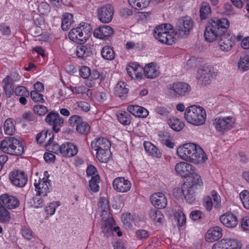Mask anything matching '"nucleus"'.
<instances>
[{"label": "nucleus", "instance_id": "1", "mask_svg": "<svg viewBox=\"0 0 249 249\" xmlns=\"http://www.w3.org/2000/svg\"><path fill=\"white\" fill-rule=\"evenodd\" d=\"M230 21L226 18H214L209 20L204 32L206 40L213 42L219 36L218 46L222 51H230L234 44L235 36L227 32Z\"/></svg>", "mask_w": 249, "mask_h": 249}, {"label": "nucleus", "instance_id": "2", "mask_svg": "<svg viewBox=\"0 0 249 249\" xmlns=\"http://www.w3.org/2000/svg\"><path fill=\"white\" fill-rule=\"evenodd\" d=\"M177 153L182 160L194 163H202L207 159L201 147L193 143H187L179 146Z\"/></svg>", "mask_w": 249, "mask_h": 249}, {"label": "nucleus", "instance_id": "3", "mask_svg": "<svg viewBox=\"0 0 249 249\" xmlns=\"http://www.w3.org/2000/svg\"><path fill=\"white\" fill-rule=\"evenodd\" d=\"M0 222L6 223L10 221L11 216L8 210L18 207L19 205L18 199L15 196L5 193L0 196Z\"/></svg>", "mask_w": 249, "mask_h": 249}, {"label": "nucleus", "instance_id": "4", "mask_svg": "<svg viewBox=\"0 0 249 249\" xmlns=\"http://www.w3.org/2000/svg\"><path fill=\"white\" fill-rule=\"evenodd\" d=\"M155 38L162 43L168 45L174 44L176 40V35L170 24H164L157 26L154 30Z\"/></svg>", "mask_w": 249, "mask_h": 249}, {"label": "nucleus", "instance_id": "5", "mask_svg": "<svg viewBox=\"0 0 249 249\" xmlns=\"http://www.w3.org/2000/svg\"><path fill=\"white\" fill-rule=\"evenodd\" d=\"M206 117L205 109L200 106H190L186 108L184 113V118L186 121L196 125L204 124L206 121Z\"/></svg>", "mask_w": 249, "mask_h": 249}, {"label": "nucleus", "instance_id": "6", "mask_svg": "<svg viewBox=\"0 0 249 249\" xmlns=\"http://www.w3.org/2000/svg\"><path fill=\"white\" fill-rule=\"evenodd\" d=\"M91 145L92 149L96 151L98 160L101 162H107L110 156L109 141L103 137L98 138L91 142Z\"/></svg>", "mask_w": 249, "mask_h": 249}, {"label": "nucleus", "instance_id": "7", "mask_svg": "<svg viewBox=\"0 0 249 249\" xmlns=\"http://www.w3.org/2000/svg\"><path fill=\"white\" fill-rule=\"evenodd\" d=\"M0 149L4 153L20 156L24 152V146L22 142L15 137H8L1 141Z\"/></svg>", "mask_w": 249, "mask_h": 249}, {"label": "nucleus", "instance_id": "8", "mask_svg": "<svg viewBox=\"0 0 249 249\" xmlns=\"http://www.w3.org/2000/svg\"><path fill=\"white\" fill-rule=\"evenodd\" d=\"M90 26L84 23L83 25L72 29L69 32V37L72 41L82 44L86 42L90 36Z\"/></svg>", "mask_w": 249, "mask_h": 249}, {"label": "nucleus", "instance_id": "9", "mask_svg": "<svg viewBox=\"0 0 249 249\" xmlns=\"http://www.w3.org/2000/svg\"><path fill=\"white\" fill-rule=\"evenodd\" d=\"M169 89L171 95L179 98L188 95L191 91V87L185 82H175L169 85Z\"/></svg>", "mask_w": 249, "mask_h": 249}, {"label": "nucleus", "instance_id": "10", "mask_svg": "<svg viewBox=\"0 0 249 249\" xmlns=\"http://www.w3.org/2000/svg\"><path fill=\"white\" fill-rule=\"evenodd\" d=\"M114 8L109 4L103 5L97 10V17L102 23H109L113 16Z\"/></svg>", "mask_w": 249, "mask_h": 249}, {"label": "nucleus", "instance_id": "11", "mask_svg": "<svg viewBox=\"0 0 249 249\" xmlns=\"http://www.w3.org/2000/svg\"><path fill=\"white\" fill-rule=\"evenodd\" d=\"M64 121V119L54 111H51L46 117V123L52 126L53 130L55 133L60 131V127L63 126Z\"/></svg>", "mask_w": 249, "mask_h": 249}, {"label": "nucleus", "instance_id": "12", "mask_svg": "<svg viewBox=\"0 0 249 249\" xmlns=\"http://www.w3.org/2000/svg\"><path fill=\"white\" fill-rule=\"evenodd\" d=\"M214 76V72L211 68L204 67L198 71L196 78L202 85H206L211 83Z\"/></svg>", "mask_w": 249, "mask_h": 249}, {"label": "nucleus", "instance_id": "13", "mask_svg": "<svg viewBox=\"0 0 249 249\" xmlns=\"http://www.w3.org/2000/svg\"><path fill=\"white\" fill-rule=\"evenodd\" d=\"M10 179L12 183L18 187H23L27 183L28 178L23 171L14 170L10 174Z\"/></svg>", "mask_w": 249, "mask_h": 249}, {"label": "nucleus", "instance_id": "14", "mask_svg": "<svg viewBox=\"0 0 249 249\" xmlns=\"http://www.w3.org/2000/svg\"><path fill=\"white\" fill-rule=\"evenodd\" d=\"M233 124L232 118L230 117L216 118L213 122L216 130L222 132L231 129Z\"/></svg>", "mask_w": 249, "mask_h": 249}, {"label": "nucleus", "instance_id": "15", "mask_svg": "<svg viewBox=\"0 0 249 249\" xmlns=\"http://www.w3.org/2000/svg\"><path fill=\"white\" fill-rule=\"evenodd\" d=\"M194 22L189 17H184L179 18L176 23V28L179 32L184 34H188L193 29Z\"/></svg>", "mask_w": 249, "mask_h": 249}, {"label": "nucleus", "instance_id": "16", "mask_svg": "<svg viewBox=\"0 0 249 249\" xmlns=\"http://www.w3.org/2000/svg\"><path fill=\"white\" fill-rule=\"evenodd\" d=\"M196 189L190 187L186 183H184L182 185L181 189H177V190H174V194L176 193V191L177 193H181L187 202L189 204H192L194 202L196 197H195V191Z\"/></svg>", "mask_w": 249, "mask_h": 249}, {"label": "nucleus", "instance_id": "17", "mask_svg": "<svg viewBox=\"0 0 249 249\" xmlns=\"http://www.w3.org/2000/svg\"><path fill=\"white\" fill-rule=\"evenodd\" d=\"M113 186L117 192L126 193L130 190L131 183L129 180L123 177H118L114 179Z\"/></svg>", "mask_w": 249, "mask_h": 249}, {"label": "nucleus", "instance_id": "18", "mask_svg": "<svg viewBox=\"0 0 249 249\" xmlns=\"http://www.w3.org/2000/svg\"><path fill=\"white\" fill-rule=\"evenodd\" d=\"M114 34L113 29L108 25H103L94 29L93 36L99 39H107Z\"/></svg>", "mask_w": 249, "mask_h": 249}, {"label": "nucleus", "instance_id": "19", "mask_svg": "<svg viewBox=\"0 0 249 249\" xmlns=\"http://www.w3.org/2000/svg\"><path fill=\"white\" fill-rule=\"evenodd\" d=\"M212 249H241V247L234 240L223 239L214 244Z\"/></svg>", "mask_w": 249, "mask_h": 249}, {"label": "nucleus", "instance_id": "20", "mask_svg": "<svg viewBox=\"0 0 249 249\" xmlns=\"http://www.w3.org/2000/svg\"><path fill=\"white\" fill-rule=\"evenodd\" d=\"M49 176L46 178H43L42 179H39L37 182L35 180L34 186L37 195H42L43 196H46L47 193L49 192L50 182L48 181Z\"/></svg>", "mask_w": 249, "mask_h": 249}, {"label": "nucleus", "instance_id": "21", "mask_svg": "<svg viewBox=\"0 0 249 249\" xmlns=\"http://www.w3.org/2000/svg\"><path fill=\"white\" fill-rule=\"evenodd\" d=\"M152 204L158 209H163L167 204V200L165 195L162 193H155L150 196Z\"/></svg>", "mask_w": 249, "mask_h": 249}, {"label": "nucleus", "instance_id": "22", "mask_svg": "<svg viewBox=\"0 0 249 249\" xmlns=\"http://www.w3.org/2000/svg\"><path fill=\"white\" fill-rule=\"evenodd\" d=\"M175 170L178 174L186 177L192 174L195 169L191 164L186 162L182 161L176 164Z\"/></svg>", "mask_w": 249, "mask_h": 249}, {"label": "nucleus", "instance_id": "23", "mask_svg": "<svg viewBox=\"0 0 249 249\" xmlns=\"http://www.w3.org/2000/svg\"><path fill=\"white\" fill-rule=\"evenodd\" d=\"M222 228L219 226L211 228L206 233V240L210 243L218 240L222 236Z\"/></svg>", "mask_w": 249, "mask_h": 249}, {"label": "nucleus", "instance_id": "24", "mask_svg": "<svg viewBox=\"0 0 249 249\" xmlns=\"http://www.w3.org/2000/svg\"><path fill=\"white\" fill-rule=\"evenodd\" d=\"M220 220L224 226L228 228H234L238 224L237 218L231 213H227L221 215Z\"/></svg>", "mask_w": 249, "mask_h": 249}, {"label": "nucleus", "instance_id": "25", "mask_svg": "<svg viewBox=\"0 0 249 249\" xmlns=\"http://www.w3.org/2000/svg\"><path fill=\"white\" fill-rule=\"evenodd\" d=\"M62 155L70 158L75 156L78 153L77 146L71 142H65L62 144Z\"/></svg>", "mask_w": 249, "mask_h": 249}, {"label": "nucleus", "instance_id": "26", "mask_svg": "<svg viewBox=\"0 0 249 249\" xmlns=\"http://www.w3.org/2000/svg\"><path fill=\"white\" fill-rule=\"evenodd\" d=\"M102 231L106 236H110L113 232L112 226L114 224V220L109 214L107 217H103L102 219Z\"/></svg>", "mask_w": 249, "mask_h": 249}, {"label": "nucleus", "instance_id": "27", "mask_svg": "<svg viewBox=\"0 0 249 249\" xmlns=\"http://www.w3.org/2000/svg\"><path fill=\"white\" fill-rule=\"evenodd\" d=\"M126 83L122 81L119 82L114 88L115 95L123 99H125L128 91V89L126 88Z\"/></svg>", "mask_w": 249, "mask_h": 249}, {"label": "nucleus", "instance_id": "28", "mask_svg": "<svg viewBox=\"0 0 249 249\" xmlns=\"http://www.w3.org/2000/svg\"><path fill=\"white\" fill-rule=\"evenodd\" d=\"M145 77L148 78H154L159 74V71L156 69L154 63H149L143 69Z\"/></svg>", "mask_w": 249, "mask_h": 249}, {"label": "nucleus", "instance_id": "29", "mask_svg": "<svg viewBox=\"0 0 249 249\" xmlns=\"http://www.w3.org/2000/svg\"><path fill=\"white\" fill-rule=\"evenodd\" d=\"M92 53V48L90 45L79 46L76 48V54L78 57L84 58L89 56Z\"/></svg>", "mask_w": 249, "mask_h": 249}, {"label": "nucleus", "instance_id": "30", "mask_svg": "<svg viewBox=\"0 0 249 249\" xmlns=\"http://www.w3.org/2000/svg\"><path fill=\"white\" fill-rule=\"evenodd\" d=\"M144 147L145 151L149 153L152 156L156 158H160L161 156V153L160 150L150 142H144Z\"/></svg>", "mask_w": 249, "mask_h": 249}, {"label": "nucleus", "instance_id": "31", "mask_svg": "<svg viewBox=\"0 0 249 249\" xmlns=\"http://www.w3.org/2000/svg\"><path fill=\"white\" fill-rule=\"evenodd\" d=\"M168 124L170 127L174 131H180L184 126L183 122L176 117H172L168 120Z\"/></svg>", "mask_w": 249, "mask_h": 249}, {"label": "nucleus", "instance_id": "32", "mask_svg": "<svg viewBox=\"0 0 249 249\" xmlns=\"http://www.w3.org/2000/svg\"><path fill=\"white\" fill-rule=\"evenodd\" d=\"M211 8L206 2H203L199 10L200 18L201 20L208 18L211 15Z\"/></svg>", "mask_w": 249, "mask_h": 249}, {"label": "nucleus", "instance_id": "33", "mask_svg": "<svg viewBox=\"0 0 249 249\" xmlns=\"http://www.w3.org/2000/svg\"><path fill=\"white\" fill-rule=\"evenodd\" d=\"M73 15L70 13H65L62 15L61 28L63 31L68 30L73 23Z\"/></svg>", "mask_w": 249, "mask_h": 249}, {"label": "nucleus", "instance_id": "34", "mask_svg": "<svg viewBox=\"0 0 249 249\" xmlns=\"http://www.w3.org/2000/svg\"><path fill=\"white\" fill-rule=\"evenodd\" d=\"M49 136H51V137L48 140V144L46 145L47 148L51 149V151L55 154H60L62 155V144L59 145L57 143H53L52 141L53 139V136L52 135L51 133H49Z\"/></svg>", "mask_w": 249, "mask_h": 249}, {"label": "nucleus", "instance_id": "35", "mask_svg": "<svg viewBox=\"0 0 249 249\" xmlns=\"http://www.w3.org/2000/svg\"><path fill=\"white\" fill-rule=\"evenodd\" d=\"M3 88L5 94L10 97L14 92V83L10 81L9 76H7L2 80Z\"/></svg>", "mask_w": 249, "mask_h": 249}, {"label": "nucleus", "instance_id": "36", "mask_svg": "<svg viewBox=\"0 0 249 249\" xmlns=\"http://www.w3.org/2000/svg\"><path fill=\"white\" fill-rule=\"evenodd\" d=\"M191 175H192L191 180L186 184L189 186H190V187L197 189L198 187H200L202 186L203 183L202 179H201V177L200 176L195 173V170L194 171V172L192 173V174Z\"/></svg>", "mask_w": 249, "mask_h": 249}, {"label": "nucleus", "instance_id": "37", "mask_svg": "<svg viewBox=\"0 0 249 249\" xmlns=\"http://www.w3.org/2000/svg\"><path fill=\"white\" fill-rule=\"evenodd\" d=\"M101 55L103 58L108 60H112L115 58V53L112 48L108 45L103 47L101 50Z\"/></svg>", "mask_w": 249, "mask_h": 249}, {"label": "nucleus", "instance_id": "38", "mask_svg": "<svg viewBox=\"0 0 249 249\" xmlns=\"http://www.w3.org/2000/svg\"><path fill=\"white\" fill-rule=\"evenodd\" d=\"M129 4L135 9H141L146 7L150 0H128Z\"/></svg>", "mask_w": 249, "mask_h": 249}, {"label": "nucleus", "instance_id": "39", "mask_svg": "<svg viewBox=\"0 0 249 249\" xmlns=\"http://www.w3.org/2000/svg\"><path fill=\"white\" fill-rule=\"evenodd\" d=\"M238 69L242 71L249 70V54L241 56L238 62Z\"/></svg>", "mask_w": 249, "mask_h": 249}, {"label": "nucleus", "instance_id": "40", "mask_svg": "<svg viewBox=\"0 0 249 249\" xmlns=\"http://www.w3.org/2000/svg\"><path fill=\"white\" fill-rule=\"evenodd\" d=\"M150 217L154 222L161 223L164 219V216L162 213L156 209H151L149 213Z\"/></svg>", "mask_w": 249, "mask_h": 249}, {"label": "nucleus", "instance_id": "41", "mask_svg": "<svg viewBox=\"0 0 249 249\" xmlns=\"http://www.w3.org/2000/svg\"><path fill=\"white\" fill-rule=\"evenodd\" d=\"M3 127L6 134L12 135L14 133L15 130V126L11 119L8 118L6 120Z\"/></svg>", "mask_w": 249, "mask_h": 249}, {"label": "nucleus", "instance_id": "42", "mask_svg": "<svg viewBox=\"0 0 249 249\" xmlns=\"http://www.w3.org/2000/svg\"><path fill=\"white\" fill-rule=\"evenodd\" d=\"M76 129L79 133L84 135H87L89 132L90 126L88 123L83 121L82 120L79 124H77Z\"/></svg>", "mask_w": 249, "mask_h": 249}, {"label": "nucleus", "instance_id": "43", "mask_svg": "<svg viewBox=\"0 0 249 249\" xmlns=\"http://www.w3.org/2000/svg\"><path fill=\"white\" fill-rule=\"evenodd\" d=\"M118 121L123 124L127 125L131 122V117L130 115L126 112L119 113L117 115Z\"/></svg>", "mask_w": 249, "mask_h": 249}, {"label": "nucleus", "instance_id": "44", "mask_svg": "<svg viewBox=\"0 0 249 249\" xmlns=\"http://www.w3.org/2000/svg\"><path fill=\"white\" fill-rule=\"evenodd\" d=\"M100 177L98 175L92 176L89 181V186L90 189L94 192H98L99 190L98 183L100 182Z\"/></svg>", "mask_w": 249, "mask_h": 249}, {"label": "nucleus", "instance_id": "45", "mask_svg": "<svg viewBox=\"0 0 249 249\" xmlns=\"http://www.w3.org/2000/svg\"><path fill=\"white\" fill-rule=\"evenodd\" d=\"M240 199L244 207L249 209V192L244 190L240 194Z\"/></svg>", "mask_w": 249, "mask_h": 249}, {"label": "nucleus", "instance_id": "46", "mask_svg": "<svg viewBox=\"0 0 249 249\" xmlns=\"http://www.w3.org/2000/svg\"><path fill=\"white\" fill-rule=\"evenodd\" d=\"M98 206L103 213H106V214L108 215L109 213H107V211L109 210V206L108 201L106 198L101 197L100 198Z\"/></svg>", "mask_w": 249, "mask_h": 249}, {"label": "nucleus", "instance_id": "47", "mask_svg": "<svg viewBox=\"0 0 249 249\" xmlns=\"http://www.w3.org/2000/svg\"><path fill=\"white\" fill-rule=\"evenodd\" d=\"M223 14L226 16H232L235 14L234 8L229 2L224 3Z\"/></svg>", "mask_w": 249, "mask_h": 249}, {"label": "nucleus", "instance_id": "48", "mask_svg": "<svg viewBox=\"0 0 249 249\" xmlns=\"http://www.w3.org/2000/svg\"><path fill=\"white\" fill-rule=\"evenodd\" d=\"M36 91H32L30 95L32 99L35 102H39L44 103L45 100L43 98V95Z\"/></svg>", "mask_w": 249, "mask_h": 249}, {"label": "nucleus", "instance_id": "49", "mask_svg": "<svg viewBox=\"0 0 249 249\" xmlns=\"http://www.w3.org/2000/svg\"><path fill=\"white\" fill-rule=\"evenodd\" d=\"M21 232L23 237L27 240H31L33 237V233L32 230L25 226L22 227Z\"/></svg>", "mask_w": 249, "mask_h": 249}, {"label": "nucleus", "instance_id": "50", "mask_svg": "<svg viewBox=\"0 0 249 249\" xmlns=\"http://www.w3.org/2000/svg\"><path fill=\"white\" fill-rule=\"evenodd\" d=\"M15 93L16 95L18 96H29V92L23 86H19L17 87L15 90Z\"/></svg>", "mask_w": 249, "mask_h": 249}, {"label": "nucleus", "instance_id": "51", "mask_svg": "<svg viewBox=\"0 0 249 249\" xmlns=\"http://www.w3.org/2000/svg\"><path fill=\"white\" fill-rule=\"evenodd\" d=\"M34 111L35 113L37 114L40 116L45 115L48 111L47 107L43 105H36L34 107Z\"/></svg>", "mask_w": 249, "mask_h": 249}, {"label": "nucleus", "instance_id": "52", "mask_svg": "<svg viewBox=\"0 0 249 249\" xmlns=\"http://www.w3.org/2000/svg\"><path fill=\"white\" fill-rule=\"evenodd\" d=\"M74 106L76 107H75V108L77 107L78 109H80V110L85 112H88L89 110L90 109L89 104L86 102H77L75 104Z\"/></svg>", "mask_w": 249, "mask_h": 249}, {"label": "nucleus", "instance_id": "53", "mask_svg": "<svg viewBox=\"0 0 249 249\" xmlns=\"http://www.w3.org/2000/svg\"><path fill=\"white\" fill-rule=\"evenodd\" d=\"M48 130H42L40 132L36 137V141L37 143L41 144L43 143L44 141L45 140L47 137Z\"/></svg>", "mask_w": 249, "mask_h": 249}, {"label": "nucleus", "instance_id": "54", "mask_svg": "<svg viewBox=\"0 0 249 249\" xmlns=\"http://www.w3.org/2000/svg\"><path fill=\"white\" fill-rule=\"evenodd\" d=\"M82 120V117L79 115H72L69 119L68 123L71 125H76L77 126V124H79Z\"/></svg>", "mask_w": 249, "mask_h": 249}, {"label": "nucleus", "instance_id": "55", "mask_svg": "<svg viewBox=\"0 0 249 249\" xmlns=\"http://www.w3.org/2000/svg\"><path fill=\"white\" fill-rule=\"evenodd\" d=\"M41 196L42 195H37L36 193V196L33 197V206L36 208L42 207L43 205V200Z\"/></svg>", "mask_w": 249, "mask_h": 249}, {"label": "nucleus", "instance_id": "56", "mask_svg": "<svg viewBox=\"0 0 249 249\" xmlns=\"http://www.w3.org/2000/svg\"><path fill=\"white\" fill-rule=\"evenodd\" d=\"M213 205L212 199L210 196H207L203 198V206L207 211L212 210Z\"/></svg>", "mask_w": 249, "mask_h": 249}, {"label": "nucleus", "instance_id": "57", "mask_svg": "<svg viewBox=\"0 0 249 249\" xmlns=\"http://www.w3.org/2000/svg\"><path fill=\"white\" fill-rule=\"evenodd\" d=\"M176 219L179 227L183 226L186 223V217L182 211L178 212Z\"/></svg>", "mask_w": 249, "mask_h": 249}, {"label": "nucleus", "instance_id": "58", "mask_svg": "<svg viewBox=\"0 0 249 249\" xmlns=\"http://www.w3.org/2000/svg\"><path fill=\"white\" fill-rule=\"evenodd\" d=\"M80 75L84 79L89 78L90 73V69L87 66H82L79 71Z\"/></svg>", "mask_w": 249, "mask_h": 249}, {"label": "nucleus", "instance_id": "59", "mask_svg": "<svg viewBox=\"0 0 249 249\" xmlns=\"http://www.w3.org/2000/svg\"><path fill=\"white\" fill-rule=\"evenodd\" d=\"M59 204H56L55 202L51 203L45 208V212L47 214L50 215L53 214L55 212L56 207Z\"/></svg>", "mask_w": 249, "mask_h": 249}, {"label": "nucleus", "instance_id": "60", "mask_svg": "<svg viewBox=\"0 0 249 249\" xmlns=\"http://www.w3.org/2000/svg\"><path fill=\"white\" fill-rule=\"evenodd\" d=\"M155 112L164 117H166L169 113L168 109L164 107L157 106L155 109Z\"/></svg>", "mask_w": 249, "mask_h": 249}, {"label": "nucleus", "instance_id": "61", "mask_svg": "<svg viewBox=\"0 0 249 249\" xmlns=\"http://www.w3.org/2000/svg\"><path fill=\"white\" fill-rule=\"evenodd\" d=\"M38 9L41 14H45L49 11L50 6L47 3L43 2L39 4Z\"/></svg>", "mask_w": 249, "mask_h": 249}, {"label": "nucleus", "instance_id": "62", "mask_svg": "<svg viewBox=\"0 0 249 249\" xmlns=\"http://www.w3.org/2000/svg\"><path fill=\"white\" fill-rule=\"evenodd\" d=\"M136 236L139 239H146L149 236L148 232L144 230H139L136 232Z\"/></svg>", "mask_w": 249, "mask_h": 249}, {"label": "nucleus", "instance_id": "63", "mask_svg": "<svg viewBox=\"0 0 249 249\" xmlns=\"http://www.w3.org/2000/svg\"><path fill=\"white\" fill-rule=\"evenodd\" d=\"M119 15L121 17L126 18L132 15V11L127 8H123L119 10Z\"/></svg>", "mask_w": 249, "mask_h": 249}, {"label": "nucleus", "instance_id": "64", "mask_svg": "<svg viewBox=\"0 0 249 249\" xmlns=\"http://www.w3.org/2000/svg\"><path fill=\"white\" fill-rule=\"evenodd\" d=\"M107 94L104 91H98L95 94L96 99L100 102H105L107 98Z\"/></svg>", "mask_w": 249, "mask_h": 249}]
</instances>
